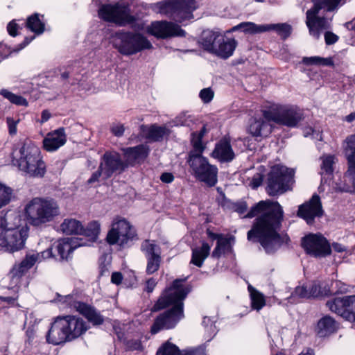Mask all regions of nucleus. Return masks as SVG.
<instances>
[{
    "label": "nucleus",
    "mask_w": 355,
    "mask_h": 355,
    "mask_svg": "<svg viewBox=\"0 0 355 355\" xmlns=\"http://www.w3.org/2000/svg\"><path fill=\"white\" fill-rule=\"evenodd\" d=\"M272 131L269 123L261 117H252L250 119L248 132L254 137H266Z\"/></svg>",
    "instance_id": "obj_27"
},
{
    "label": "nucleus",
    "mask_w": 355,
    "mask_h": 355,
    "mask_svg": "<svg viewBox=\"0 0 355 355\" xmlns=\"http://www.w3.org/2000/svg\"><path fill=\"white\" fill-rule=\"evenodd\" d=\"M11 189L0 184V208L9 202L11 196Z\"/></svg>",
    "instance_id": "obj_48"
},
{
    "label": "nucleus",
    "mask_w": 355,
    "mask_h": 355,
    "mask_svg": "<svg viewBox=\"0 0 355 355\" xmlns=\"http://www.w3.org/2000/svg\"><path fill=\"white\" fill-rule=\"evenodd\" d=\"M98 15L103 20L119 26L130 24L135 20L130 14L129 6L123 2L103 5L98 10Z\"/></svg>",
    "instance_id": "obj_13"
},
{
    "label": "nucleus",
    "mask_w": 355,
    "mask_h": 355,
    "mask_svg": "<svg viewBox=\"0 0 355 355\" xmlns=\"http://www.w3.org/2000/svg\"><path fill=\"white\" fill-rule=\"evenodd\" d=\"M294 171L285 166L275 165L272 167L267 180V193L276 196L285 193L293 184Z\"/></svg>",
    "instance_id": "obj_9"
},
{
    "label": "nucleus",
    "mask_w": 355,
    "mask_h": 355,
    "mask_svg": "<svg viewBox=\"0 0 355 355\" xmlns=\"http://www.w3.org/2000/svg\"><path fill=\"white\" fill-rule=\"evenodd\" d=\"M211 155L220 162H231L235 157L234 152L230 145V141L224 138L216 144Z\"/></svg>",
    "instance_id": "obj_26"
},
{
    "label": "nucleus",
    "mask_w": 355,
    "mask_h": 355,
    "mask_svg": "<svg viewBox=\"0 0 355 355\" xmlns=\"http://www.w3.org/2000/svg\"><path fill=\"white\" fill-rule=\"evenodd\" d=\"M235 243V238L233 236H223L220 238L216 243V246L212 252L211 256L214 258H219L222 254L232 251V246Z\"/></svg>",
    "instance_id": "obj_32"
},
{
    "label": "nucleus",
    "mask_w": 355,
    "mask_h": 355,
    "mask_svg": "<svg viewBox=\"0 0 355 355\" xmlns=\"http://www.w3.org/2000/svg\"><path fill=\"white\" fill-rule=\"evenodd\" d=\"M147 33L157 38L184 36L185 32L180 26L166 21H156L147 27Z\"/></svg>",
    "instance_id": "obj_18"
},
{
    "label": "nucleus",
    "mask_w": 355,
    "mask_h": 355,
    "mask_svg": "<svg viewBox=\"0 0 355 355\" xmlns=\"http://www.w3.org/2000/svg\"><path fill=\"white\" fill-rule=\"evenodd\" d=\"M27 226L22 224L21 216L15 211H8L5 214H0V228L15 229Z\"/></svg>",
    "instance_id": "obj_29"
},
{
    "label": "nucleus",
    "mask_w": 355,
    "mask_h": 355,
    "mask_svg": "<svg viewBox=\"0 0 355 355\" xmlns=\"http://www.w3.org/2000/svg\"><path fill=\"white\" fill-rule=\"evenodd\" d=\"M304 135L306 137L309 135H312L313 138L320 141L322 139L320 130H316L311 127H309L304 129Z\"/></svg>",
    "instance_id": "obj_53"
},
{
    "label": "nucleus",
    "mask_w": 355,
    "mask_h": 355,
    "mask_svg": "<svg viewBox=\"0 0 355 355\" xmlns=\"http://www.w3.org/2000/svg\"><path fill=\"white\" fill-rule=\"evenodd\" d=\"M329 310L350 322H355V295L335 297L327 302Z\"/></svg>",
    "instance_id": "obj_17"
},
{
    "label": "nucleus",
    "mask_w": 355,
    "mask_h": 355,
    "mask_svg": "<svg viewBox=\"0 0 355 355\" xmlns=\"http://www.w3.org/2000/svg\"><path fill=\"white\" fill-rule=\"evenodd\" d=\"M67 141L64 129L60 128L48 133L43 140L44 148L49 152L55 151L64 146Z\"/></svg>",
    "instance_id": "obj_25"
},
{
    "label": "nucleus",
    "mask_w": 355,
    "mask_h": 355,
    "mask_svg": "<svg viewBox=\"0 0 355 355\" xmlns=\"http://www.w3.org/2000/svg\"><path fill=\"white\" fill-rule=\"evenodd\" d=\"M76 306L78 312L84 315L94 325H99L103 322V316L94 307L88 306L85 303L76 304Z\"/></svg>",
    "instance_id": "obj_31"
},
{
    "label": "nucleus",
    "mask_w": 355,
    "mask_h": 355,
    "mask_svg": "<svg viewBox=\"0 0 355 355\" xmlns=\"http://www.w3.org/2000/svg\"><path fill=\"white\" fill-rule=\"evenodd\" d=\"M252 228L248 232V239H257L266 252L272 254L277 250L282 244L289 239L282 237L278 233L283 220L284 211L277 202L260 201L251 208L245 218H253L259 214Z\"/></svg>",
    "instance_id": "obj_1"
},
{
    "label": "nucleus",
    "mask_w": 355,
    "mask_h": 355,
    "mask_svg": "<svg viewBox=\"0 0 355 355\" xmlns=\"http://www.w3.org/2000/svg\"><path fill=\"white\" fill-rule=\"evenodd\" d=\"M158 5L160 12L169 14L171 17L179 22L192 18V12L197 8L195 0H171Z\"/></svg>",
    "instance_id": "obj_14"
},
{
    "label": "nucleus",
    "mask_w": 355,
    "mask_h": 355,
    "mask_svg": "<svg viewBox=\"0 0 355 355\" xmlns=\"http://www.w3.org/2000/svg\"><path fill=\"white\" fill-rule=\"evenodd\" d=\"M0 95L16 105L25 107L28 105V103L25 98L20 95L15 94L6 89H1Z\"/></svg>",
    "instance_id": "obj_41"
},
{
    "label": "nucleus",
    "mask_w": 355,
    "mask_h": 355,
    "mask_svg": "<svg viewBox=\"0 0 355 355\" xmlns=\"http://www.w3.org/2000/svg\"><path fill=\"white\" fill-rule=\"evenodd\" d=\"M36 263H39L38 255L34 252H28L19 263L14 266L10 273L12 277H21Z\"/></svg>",
    "instance_id": "obj_28"
},
{
    "label": "nucleus",
    "mask_w": 355,
    "mask_h": 355,
    "mask_svg": "<svg viewBox=\"0 0 355 355\" xmlns=\"http://www.w3.org/2000/svg\"><path fill=\"white\" fill-rule=\"evenodd\" d=\"M343 153L347 163L345 177L348 178L355 187V134L348 136L343 144Z\"/></svg>",
    "instance_id": "obj_21"
},
{
    "label": "nucleus",
    "mask_w": 355,
    "mask_h": 355,
    "mask_svg": "<svg viewBox=\"0 0 355 355\" xmlns=\"http://www.w3.org/2000/svg\"><path fill=\"white\" fill-rule=\"evenodd\" d=\"M6 122L8 126L9 134L14 135L17 133V125L19 122V119L15 120L13 118L8 117Z\"/></svg>",
    "instance_id": "obj_55"
},
{
    "label": "nucleus",
    "mask_w": 355,
    "mask_h": 355,
    "mask_svg": "<svg viewBox=\"0 0 355 355\" xmlns=\"http://www.w3.org/2000/svg\"><path fill=\"white\" fill-rule=\"evenodd\" d=\"M311 1L313 6L306 12V25L310 35L318 40L321 33L331 27V19L319 15L322 10L324 12L336 10L341 0H311Z\"/></svg>",
    "instance_id": "obj_5"
},
{
    "label": "nucleus",
    "mask_w": 355,
    "mask_h": 355,
    "mask_svg": "<svg viewBox=\"0 0 355 355\" xmlns=\"http://www.w3.org/2000/svg\"><path fill=\"white\" fill-rule=\"evenodd\" d=\"M101 232V225L98 221H92L89 223L86 229L84 228V232L81 235H85L89 237L91 241H94Z\"/></svg>",
    "instance_id": "obj_42"
},
{
    "label": "nucleus",
    "mask_w": 355,
    "mask_h": 355,
    "mask_svg": "<svg viewBox=\"0 0 355 355\" xmlns=\"http://www.w3.org/2000/svg\"><path fill=\"white\" fill-rule=\"evenodd\" d=\"M100 169L103 172L104 178L111 177L114 172L123 169V164L120 155L115 152H106L100 163Z\"/></svg>",
    "instance_id": "obj_22"
},
{
    "label": "nucleus",
    "mask_w": 355,
    "mask_h": 355,
    "mask_svg": "<svg viewBox=\"0 0 355 355\" xmlns=\"http://www.w3.org/2000/svg\"><path fill=\"white\" fill-rule=\"evenodd\" d=\"M293 296H297L302 298L310 297L309 290L307 286H297L295 288Z\"/></svg>",
    "instance_id": "obj_51"
},
{
    "label": "nucleus",
    "mask_w": 355,
    "mask_h": 355,
    "mask_svg": "<svg viewBox=\"0 0 355 355\" xmlns=\"http://www.w3.org/2000/svg\"><path fill=\"white\" fill-rule=\"evenodd\" d=\"M201 44L205 51L227 59L233 55L237 42L234 38L227 37L218 31L207 30L202 34Z\"/></svg>",
    "instance_id": "obj_6"
},
{
    "label": "nucleus",
    "mask_w": 355,
    "mask_h": 355,
    "mask_svg": "<svg viewBox=\"0 0 355 355\" xmlns=\"http://www.w3.org/2000/svg\"><path fill=\"white\" fill-rule=\"evenodd\" d=\"M111 131L116 137H121L123 135L125 128L123 125L119 124L112 127Z\"/></svg>",
    "instance_id": "obj_60"
},
{
    "label": "nucleus",
    "mask_w": 355,
    "mask_h": 355,
    "mask_svg": "<svg viewBox=\"0 0 355 355\" xmlns=\"http://www.w3.org/2000/svg\"><path fill=\"white\" fill-rule=\"evenodd\" d=\"M267 31H275L282 38L288 37L292 31V27L287 23L270 24H266Z\"/></svg>",
    "instance_id": "obj_40"
},
{
    "label": "nucleus",
    "mask_w": 355,
    "mask_h": 355,
    "mask_svg": "<svg viewBox=\"0 0 355 355\" xmlns=\"http://www.w3.org/2000/svg\"><path fill=\"white\" fill-rule=\"evenodd\" d=\"M156 355H180V352L175 345L166 342L157 350Z\"/></svg>",
    "instance_id": "obj_45"
},
{
    "label": "nucleus",
    "mask_w": 355,
    "mask_h": 355,
    "mask_svg": "<svg viewBox=\"0 0 355 355\" xmlns=\"http://www.w3.org/2000/svg\"><path fill=\"white\" fill-rule=\"evenodd\" d=\"M126 160L129 163L145 159L150 151L147 145L141 144L135 147L126 148L123 150Z\"/></svg>",
    "instance_id": "obj_30"
},
{
    "label": "nucleus",
    "mask_w": 355,
    "mask_h": 355,
    "mask_svg": "<svg viewBox=\"0 0 355 355\" xmlns=\"http://www.w3.org/2000/svg\"><path fill=\"white\" fill-rule=\"evenodd\" d=\"M210 250L211 247L205 242L202 243L201 247L193 248L191 263L198 267H201L209 256Z\"/></svg>",
    "instance_id": "obj_33"
},
{
    "label": "nucleus",
    "mask_w": 355,
    "mask_h": 355,
    "mask_svg": "<svg viewBox=\"0 0 355 355\" xmlns=\"http://www.w3.org/2000/svg\"><path fill=\"white\" fill-rule=\"evenodd\" d=\"M302 62L307 65L327 66L331 64V61L329 58H323L319 56L304 57Z\"/></svg>",
    "instance_id": "obj_46"
},
{
    "label": "nucleus",
    "mask_w": 355,
    "mask_h": 355,
    "mask_svg": "<svg viewBox=\"0 0 355 355\" xmlns=\"http://www.w3.org/2000/svg\"><path fill=\"white\" fill-rule=\"evenodd\" d=\"M20 153L21 157L19 160V168L30 176L42 178L46 172L45 164L40 155L38 148L24 146Z\"/></svg>",
    "instance_id": "obj_11"
},
{
    "label": "nucleus",
    "mask_w": 355,
    "mask_h": 355,
    "mask_svg": "<svg viewBox=\"0 0 355 355\" xmlns=\"http://www.w3.org/2000/svg\"><path fill=\"white\" fill-rule=\"evenodd\" d=\"M11 53V51L10 48L2 43H0V58L1 60H3L9 56V55Z\"/></svg>",
    "instance_id": "obj_59"
},
{
    "label": "nucleus",
    "mask_w": 355,
    "mask_h": 355,
    "mask_svg": "<svg viewBox=\"0 0 355 355\" xmlns=\"http://www.w3.org/2000/svg\"><path fill=\"white\" fill-rule=\"evenodd\" d=\"M24 213L31 225L39 227L53 221L60 215V209L52 198L36 197L26 203Z\"/></svg>",
    "instance_id": "obj_4"
},
{
    "label": "nucleus",
    "mask_w": 355,
    "mask_h": 355,
    "mask_svg": "<svg viewBox=\"0 0 355 355\" xmlns=\"http://www.w3.org/2000/svg\"><path fill=\"white\" fill-rule=\"evenodd\" d=\"M113 45L119 53L125 55H134L153 47L146 37L131 32L116 33L113 38Z\"/></svg>",
    "instance_id": "obj_8"
},
{
    "label": "nucleus",
    "mask_w": 355,
    "mask_h": 355,
    "mask_svg": "<svg viewBox=\"0 0 355 355\" xmlns=\"http://www.w3.org/2000/svg\"><path fill=\"white\" fill-rule=\"evenodd\" d=\"M123 279L122 274L119 272H113L111 277V282L116 285L121 283Z\"/></svg>",
    "instance_id": "obj_62"
},
{
    "label": "nucleus",
    "mask_w": 355,
    "mask_h": 355,
    "mask_svg": "<svg viewBox=\"0 0 355 355\" xmlns=\"http://www.w3.org/2000/svg\"><path fill=\"white\" fill-rule=\"evenodd\" d=\"M191 137L193 150L190 152L189 158H191L192 155L202 156V153L205 149L202 142V138L200 136H198L196 133H192Z\"/></svg>",
    "instance_id": "obj_43"
},
{
    "label": "nucleus",
    "mask_w": 355,
    "mask_h": 355,
    "mask_svg": "<svg viewBox=\"0 0 355 355\" xmlns=\"http://www.w3.org/2000/svg\"><path fill=\"white\" fill-rule=\"evenodd\" d=\"M247 204L244 201H239L232 203L231 208L239 214H244L247 210Z\"/></svg>",
    "instance_id": "obj_52"
},
{
    "label": "nucleus",
    "mask_w": 355,
    "mask_h": 355,
    "mask_svg": "<svg viewBox=\"0 0 355 355\" xmlns=\"http://www.w3.org/2000/svg\"><path fill=\"white\" fill-rule=\"evenodd\" d=\"M180 355H206L205 349L200 347L198 348H193L185 350L180 353Z\"/></svg>",
    "instance_id": "obj_57"
},
{
    "label": "nucleus",
    "mask_w": 355,
    "mask_h": 355,
    "mask_svg": "<svg viewBox=\"0 0 355 355\" xmlns=\"http://www.w3.org/2000/svg\"><path fill=\"white\" fill-rule=\"evenodd\" d=\"M338 39V36L331 31H327L324 33V40L327 45L335 44Z\"/></svg>",
    "instance_id": "obj_56"
},
{
    "label": "nucleus",
    "mask_w": 355,
    "mask_h": 355,
    "mask_svg": "<svg viewBox=\"0 0 355 355\" xmlns=\"http://www.w3.org/2000/svg\"><path fill=\"white\" fill-rule=\"evenodd\" d=\"M141 135L150 141H160L169 135L171 131L166 125L153 124L140 127Z\"/></svg>",
    "instance_id": "obj_24"
},
{
    "label": "nucleus",
    "mask_w": 355,
    "mask_h": 355,
    "mask_svg": "<svg viewBox=\"0 0 355 355\" xmlns=\"http://www.w3.org/2000/svg\"><path fill=\"white\" fill-rule=\"evenodd\" d=\"M38 255V261L39 263L46 260L50 258H54L55 256L52 252V248L50 247L47 248L46 250H44L41 252H35Z\"/></svg>",
    "instance_id": "obj_54"
},
{
    "label": "nucleus",
    "mask_w": 355,
    "mask_h": 355,
    "mask_svg": "<svg viewBox=\"0 0 355 355\" xmlns=\"http://www.w3.org/2000/svg\"><path fill=\"white\" fill-rule=\"evenodd\" d=\"M309 290V295L311 297H318L321 294L320 286L318 282H314L308 288Z\"/></svg>",
    "instance_id": "obj_58"
},
{
    "label": "nucleus",
    "mask_w": 355,
    "mask_h": 355,
    "mask_svg": "<svg viewBox=\"0 0 355 355\" xmlns=\"http://www.w3.org/2000/svg\"><path fill=\"white\" fill-rule=\"evenodd\" d=\"M17 24L14 21H10L7 26L8 31L11 36L17 35Z\"/></svg>",
    "instance_id": "obj_61"
},
{
    "label": "nucleus",
    "mask_w": 355,
    "mask_h": 355,
    "mask_svg": "<svg viewBox=\"0 0 355 355\" xmlns=\"http://www.w3.org/2000/svg\"><path fill=\"white\" fill-rule=\"evenodd\" d=\"M302 245L306 252L314 257H324L331 252L328 241L320 234H310L302 239Z\"/></svg>",
    "instance_id": "obj_16"
},
{
    "label": "nucleus",
    "mask_w": 355,
    "mask_h": 355,
    "mask_svg": "<svg viewBox=\"0 0 355 355\" xmlns=\"http://www.w3.org/2000/svg\"><path fill=\"white\" fill-rule=\"evenodd\" d=\"M141 251L147 259L146 272L153 274L158 270L160 263V248L154 241L146 240L141 246Z\"/></svg>",
    "instance_id": "obj_20"
},
{
    "label": "nucleus",
    "mask_w": 355,
    "mask_h": 355,
    "mask_svg": "<svg viewBox=\"0 0 355 355\" xmlns=\"http://www.w3.org/2000/svg\"><path fill=\"white\" fill-rule=\"evenodd\" d=\"M62 232L66 234H79L81 235L84 232V227L82 223L73 218H66L60 225Z\"/></svg>",
    "instance_id": "obj_35"
},
{
    "label": "nucleus",
    "mask_w": 355,
    "mask_h": 355,
    "mask_svg": "<svg viewBox=\"0 0 355 355\" xmlns=\"http://www.w3.org/2000/svg\"><path fill=\"white\" fill-rule=\"evenodd\" d=\"M200 97L204 103H209L214 98V92L210 88H205L200 91Z\"/></svg>",
    "instance_id": "obj_50"
},
{
    "label": "nucleus",
    "mask_w": 355,
    "mask_h": 355,
    "mask_svg": "<svg viewBox=\"0 0 355 355\" xmlns=\"http://www.w3.org/2000/svg\"><path fill=\"white\" fill-rule=\"evenodd\" d=\"M194 177L209 187L214 186L218 181V168L211 164L204 156L192 155L188 160Z\"/></svg>",
    "instance_id": "obj_12"
},
{
    "label": "nucleus",
    "mask_w": 355,
    "mask_h": 355,
    "mask_svg": "<svg viewBox=\"0 0 355 355\" xmlns=\"http://www.w3.org/2000/svg\"><path fill=\"white\" fill-rule=\"evenodd\" d=\"M250 292L251 306L252 309L257 311H260L266 305L264 295L253 288L251 285L248 286Z\"/></svg>",
    "instance_id": "obj_38"
},
{
    "label": "nucleus",
    "mask_w": 355,
    "mask_h": 355,
    "mask_svg": "<svg viewBox=\"0 0 355 355\" xmlns=\"http://www.w3.org/2000/svg\"><path fill=\"white\" fill-rule=\"evenodd\" d=\"M160 180L164 183H171L174 180V176L171 173H164L160 176Z\"/></svg>",
    "instance_id": "obj_63"
},
{
    "label": "nucleus",
    "mask_w": 355,
    "mask_h": 355,
    "mask_svg": "<svg viewBox=\"0 0 355 355\" xmlns=\"http://www.w3.org/2000/svg\"><path fill=\"white\" fill-rule=\"evenodd\" d=\"M157 284V282L153 278H150L146 281V291L148 293H151Z\"/></svg>",
    "instance_id": "obj_64"
},
{
    "label": "nucleus",
    "mask_w": 355,
    "mask_h": 355,
    "mask_svg": "<svg viewBox=\"0 0 355 355\" xmlns=\"http://www.w3.org/2000/svg\"><path fill=\"white\" fill-rule=\"evenodd\" d=\"M58 302H60L64 306H67L71 309H73L78 311V308L76 307V304H83L78 301H76L74 299V297L71 295H61L58 294V297L56 300Z\"/></svg>",
    "instance_id": "obj_47"
},
{
    "label": "nucleus",
    "mask_w": 355,
    "mask_h": 355,
    "mask_svg": "<svg viewBox=\"0 0 355 355\" xmlns=\"http://www.w3.org/2000/svg\"><path fill=\"white\" fill-rule=\"evenodd\" d=\"M88 329L87 322L78 316H58L51 323L46 340L54 345L70 342L83 336Z\"/></svg>",
    "instance_id": "obj_3"
},
{
    "label": "nucleus",
    "mask_w": 355,
    "mask_h": 355,
    "mask_svg": "<svg viewBox=\"0 0 355 355\" xmlns=\"http://www.w3.org/2000/svg\"><path fill=\"white\" fill-rule=\"evenodd\" d=\"M216 320L209 318L204 317L202 322V331L205 340L210 341L217 334L218 330L215 325Z\"/></svg>",
    "instance_id": "obj_37"
},
{
    "label": "nucleus",
    "mask_w": 355,
    "mask_h": 355,
    "mask_svg": "<svg viewBox=\"0 0 355 355\" xmlns=\"http://www.w3.org/2000/svg\"><path fill=\"white\" fill-rule=\"evenodd\" d=\"M77 238H64L55 243V248L60 257V260H68L73 251L80 246L86 245Z\"/></svg>",
    "instance_id": "obj_23"
},
{
    "label": "nucleus",
    "mask_w": 355,
    "mask_h": 355,
    "mask_svg": "<svg viewBox=\"0 0 355 355\" xmlns=\"http://www.w3.org/2000/svg\"><path fill=\"white\" fill-rule=\"evenodd\" d=\"M317 328L318 334L320 337H324L334 332L337 329V325L334 318L326 315L318 321Z\"/></svg>",
    "instance_id": "obj_34"
},
{
    "label": "nucleus",
    "mask_w": 355,
    "mask_h": 355,
    "mask_svg": "<svg viewBox=\"0 0 355 355\" xmlns=\"http://www.w3.org/2000/svg\"><path fill=\"white\" fill-rule=\"evenodd\" d=\"M26 27L37 35H40L44 31V23L39 18V15L35 13L28 17Z\"/></svg>",
    "instance_id": "obj_39"
},
{
    "label": "nucleus",
    "mask_w": 355,
    "mask_h": 355,
    "mask_svg": "<svg viewBox=\"0 0 355 355\" xmlns=\"http://www.w3.org/2000/svg\"><path fill=\"white\" fill-rule=\"evenodd\" d=\"M262 113L265 119L289 128L296 127L304 119L299 108L288 105L274 104Z\"/></svg>",
    "instance_id": "obj_7"
},
{
    "label": "nucleus",
    "mask_w": 355,
    "mask_h": 355,
    "mask_svg": "<svg viewBox=\"0 0 355 355\" xmlns=\"http://www.w3.org/2000/svg\"><path fill=\"white\" fill-rule=\"evenodd\" d=\"M186 279H177L172 285L166 288L157 302L152 308L157 311L167 306L172 308L156 318L151 327V333L155 334L163 329L173 328L184 317L183 300L190 292V287L184 284Z\"/></svg>",
    "instance_id": "obj_2"
},
{
    "label": "nucleus",
    "mask_w": 355,
    "mask_h": 355,
    "mask_svg": "<svg viewBox=\"0 0 355 355\" xmlns=\"http://www.w3.org/2000/svg\"><path fill=\"white\" fill-rule=\"evenodd\" d=\"M28 236V226L15 229L0 228V247L8 252L18 251L24 247Z\"/></svg>",
    "instance_id": "obj_15"
},
{
    "label": "nucleus",
    "mask_w": 355,
    "mask_h": 355,
    "mask_svg": "<svg viewBox=\"0 0 355 355\" xmlns=\"http://www.w3.org/2000/svg\"><path fill=\"white\" fill-rule=\"evenodd\" d=\"M323 213L320 197L314 194L309 201L299 207L297 215L304 219L308 224H312L315 218L322 216Z\"/></svg>",
    "instance_id": "obj_19"
},
{
    "label": "nucleus",
    "mask_w": 355,
    "mask_h": 355,
    "mask_svg": "<svg viewBox=\"0 0 355 355\" xmlns=\"http://www.w3.org/2000/svg\"><path fill=\"white\" fill-rule=\"evenodd\" d=\"M263 177V171L259 170V172L255 173L252 178L249 179V186L254 189L258 188L262 184Z\"/></svg>",
    "instance_id": "obj_49"
},
{
    "label": "nucleus",
    "mask_w": 355,
    "mask_h": 355,
    "mask_svg": "<svg viewBox=\"0 0 355 355\" xmlns=\"http://www.w3.org/2000/svg\"><path fill=\"white\" fill-rule=\"evenodd\" d=\"M321 159H322L321 169L325 173L331 174L334 171L333 166L336 162V157L334 155H327L322 156L321 157Z\"/></svg>",
    "instance_id": "obj_44"
},
{
    "label": "nucleus",
    "mask_w": 355,
    "mask_h": 355,
    "mask_svg": "<svg viewBox=\"0 0 355 355\" xmlns=\"http://www.w3.org/2000/svg\"><path fill=\"white\" fill-rule=\"evenodd\" d=\"M241 30L242 31L249 34H257L267 32L266 24L257 25L252 22H243L234 27L230 31V32Z\"/></svg>",
    "instance_id": "obj_36"
},
{
    "label": "nucleus",
    "mask_w": 355,
    "mask_h": 355,
    "mask_svg": "<svg viewBox=\"0 0 355 355\" xmlns=\"http://www.w3.org/2000/svg\"><path fill=\"white\" fill-rule=\"evenodd\" d=\"M137 239L134 227L125 218L119 216L114 218L106 237L110 245L117 244L122 248L130 246Z\"/></svg>",
    "instance_id": "obj_10"
}]
</instances>
